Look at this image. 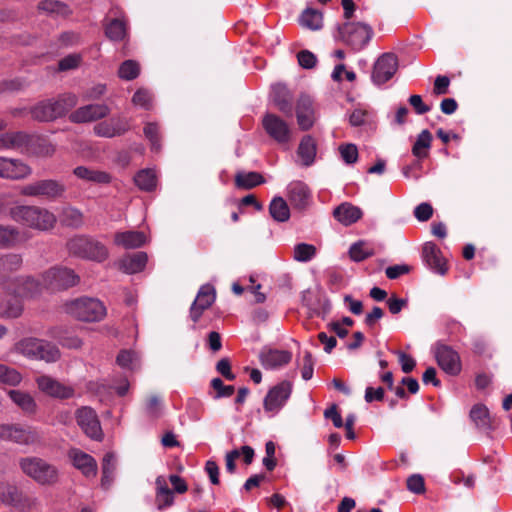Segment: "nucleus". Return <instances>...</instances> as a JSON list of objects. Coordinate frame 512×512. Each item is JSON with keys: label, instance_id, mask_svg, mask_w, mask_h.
<instances>
[{"label": "nucleus", "instance_id": "1", "mask_svg": "<svg viewBox=\"0 0 512 512\" xmlns=\"http://www.w3.org/2000/svg\"><path fill=\"white\" fill-rule=\"evenodd\" d=\"M10 217L15 222L40 232L52 230L57 223L53 212L33 205H17L11 208Z\"/></svg>", "mask_w": 512, "mask_h": 512}, {"label": "nucleus", "instance_id": "2", "mask_svg": "<svg viewBox=\"0 0 512 512\" xmlns=\"http://www.w3.org/2000/svg\"><path fill=\"white\" fill-rule=\"evenodd\" d=\"M336 40L342 41L354 51L364 49L373 37V29L363 22L346 21L336 26Z\"/></svg>", "mask_w": 512, "mask_h": 512}, {"label": "nucleus", "instance_id": "3", "mask_svg": "<svg viewBox=\"0 0 512 512\" xmlns=\"http://www.w3.org/2000/svg\"><path fill=\"white\" fill-rule=\"evenodd\" d=\"M19 467L27 477L39 485H53L59 478L57 467L40 457H22L19 459Z\"/></svg>", "mask_w": 512, "mask_h": 512}, {"label": "nucleus", "instance_id": "4", "mask_svg": "<svg viewBox=\"0 0 512 512\" xmlns=\"http://www.w3.org/2000/svg\"><path fill=\"white\" fill-rule=\"evenodd\" d=\"M67 249L76 257L95 262H103L109 257V250L102 242L84 235L71 238Z\"/></svg>", "mask_w": 512, "mask_h": 512}, {"label": "nucleus", "instance_id": "5", "mask_svg": "<svg viewBox=\"0 0 512 512\" xmlns=\"http://www.w3.org/2000/svg\"><path fill=\"white\" fill-rule=\"evenodd\" d=\"M74 94H64L56 100H46L38 103L31 110L32 116L38 121L48 122L65 115L77 104Z\"/></svg>", "mask_w": 512, "mask_h": 512}, {"label": "nucleus", "instance_id": "6", "mask_svg": "<svg viewBox=\"0 0 512 512\" xmlns=\"http://www.w3.org/2000/svg\"><path fill=\"white\" fill-rule=\"evenodd\" d=\"M15 350L35 360L55 362L60 358V351L54 344L37 338H25L15 345Z\"/></svg>", "mask_w": 512, "mask_h": 512}, {"label": "nucleus", "instance_id": "7", "mask_svg": "<svg viewBox=\"0 0 512 512\" xmlns=\"http://www.w3.org/2000/svg\"><path fill=\"white\" fill-rule=\"evenodd\" d=\"M67 312L80 321L98 322L106 316V307L96 298L81 297L67 304Z\"/></svg>", "mask_w": 512, "mask_h": 512}, {"label": "nucleus", "instance_id": "8", "mask_svg": "<svg viewBox=\"0 0 512 512\" xmlns=\"http://www.w3.org/2000/svg\"><path fill=\"white\" fill-rule=\"evenodd\" d=\"M0 439L20 445H34L41 442V435L36 428L19 424H0Z\"/></svg>", "mask_w": 512, "mask_h": 512}, {"label": "nucleus", "instance_id": "9", "mask_svg": "<svg viewBox=\"0 0 512 512\" xmlns=\"http://www.w3.org/2000/svg\"><path fill=\"white\" fill-rule=\"evenodd\" d=\"M79 282V276L66 267H53L42 275L43 285L51 291L65 290L75 286Z\"/></svg>", "mask_w": 512, "mask_h": 512}, {"label": "nucleus", "instance_id": "10", "mask_svg": "<svg viewBox=\"0 0 512 512\" xmlns=\"http://www.w3.org/2000/svg\"><path fill=\"white\" fill-rule=\"evenodd\" d=\"M65 185L54 179L39 180L27 184L21 188L20 193L24 196L45 197L47 199H57L63 196Z\"/></svg>", "mask_w": 512, "mask_h": 512}, {"label": "nucleus", "instance_id": "11", "mask_svg": "<svg viewBox=\"0 0 512 512\" xmlns=\"http://www.w3.org/2000/svg\"><path fill=\"white\" fill-rule=\"evenodd\" d=\"M292 389L293 384L288 380H284L273 386L271 389H269L264 398V410L268 413H278L290 398Z\"/></svg>", "mask_w": 512, "mask_h": 512}, {"label": "nucleus", "instance_id": "12", "mask_svg": "<svg viewBox=\"0 0 512 512\" xmlns=\"http://www.w3.org/2000/svg\"><path fill=\"white\" fill-rule=\"evenodd\" d=\"M265 132L280 144L288 143L291 140L292 131L288 123L273 113H266L262 119Z\"/></svg>", "mask_w": 512, "mask_h": 512}, {"label": "nucleus", "instance_id": "13", "mask_svg": "<svg viewBox=\"0 0 512 512\" xmlns=\"http://www.w3.org/2000/svg\"><path fill=\"white\" fill-rule=\"evenodd\" d=\"M434 354L439 367L447 374L455 376L461 371V360L457 351L452 347L437 343L434 347Z\"/></svg>", "mask_w": 512, "mask_h": 512}, {"label": "nucleus", "instance_id": "14", "mask_svg": "<svg viewBox=\"0 0 512 512\" xmlns=\"http://www.w3.org/2000/svg\"><path fill=\"white\" fill-rule=\"evenodd\" d=\"M110 114V108L104 103H94L79 107L69 116L73 123H88L106 118Z\"/></svg>", "mask_w": 512, "mask_h": 512}, {"label": "nucleus", "instance_id": "15", "mask_svg": "<svg viewBox=\"0 0 512 512\" xmlns=\"http://www.w3.org/2000/svg\"><path fill=\"white\" fill-rule=\"evenodd\" d=\"M77 424L83 432L94 440H101L103 433L96 412L90 407H82L76 411Z\"/></svg>", "mask_w": 512, "mask_h": 512}, {"label": "nucleus", "instance_id": "16", "mask_svg": "<svg viewBox=\"0 0 512 512\" xmlns=\"http://www.w3.org/2000/svg\"><path fill=\"white\" fill-rule=\"evenodd\" d=\"M398 68L397 57L392 53L381 55L374 64L372 80L375 84H383L393 77Z\"/></svg>", "mask_w": 512, "mask_h": 512}, {"label": "nucleus", "instance_id": "17", "mask_svg": "<svg viewBox=\"0 0 512 512\" xmlns=\"http://www.w3.org/2000/svg\"><path fill=\"white\" fill-rule=\"evenodd\" d=\"M36 383L42 393L53 398L68 399L74 395V389L72 387L64 385L47 375L37 377Z\"/></svg>", "mask_w": 512, "mask_h": 512}, {"label": "nucleus", "instance_id": "18", "mask_svg": "<svg viewBox=\"0 0 512 512\" xmlns=\"http://www.w3.org/2000/svg\"><path fill=\"white\" fill-rule=\"evenodd\" d=\"M129 128L128 120L124 117L117 116L97 123L93 127V132L99 137L113 138L125 134Z\"/></svg>", "mask_w": 512, "mask_h": 512}, {"label": "nucleus", "instance_id": "19", "mask_svg": "<svg viewBox=\"0 0 512 512\" xmlns=\"http://www.w3.org/2000/svg\"><path fill=\"white\" fill-rule=\"evenodd\" d=\"M32 169L19 159L0 157V178L20 180L28 177Z\"/></svg>", "mask_w": 512, "mask_h": 512}, {"label": "nucleus", "instance_id": "20", "mask_svg": "<svg viewBox=\"0 0 512 512\" xmlns=\"http://www.w3.org/2000/svg\"><path fill=\"white\" fill-rule=\"evenodd\" d=\"M215 298L216 293L212 285L205 284L201 286L190 308V317L193 322H197L200 319L203 312L214 303Z\"/></svg>", "mask_w": 512, "mask_h": 512}, {"label": "nucleus", "instance_id": "21", "mask_svg": "<svg viewBox=\"0 0 512 512\" xmlns=\"http://www.w3.org/2000/svg\"><path fill=\"white\" fill-rule=\"evenodd\" d=\"M296 117L300 129L309 130L316 121V110L313 100L307 95H301L296 104Z\"/></svg>", "mask_w": 512, "mask_h": 512}, {"label": "nucleus", "instance_id": "22", "mask_svg": "<svg viewBox=\"0 0 512 512\" xmlns=\"http://www.w3.org/2000/svg\"><path fill=\"white\" fill-rule=\"evenodd\" d=\"M287 198L294 209L304 210L311 203V192L301 181H292L287 186Z\"/></svg>", "mask_w": 512, "mask_h": 512}, {"label": "nucleus", "instance_id": "23", "mask_svg": "<svg viewBox=\"0 0 512 512\" xmlns=\"http://www.w3.org/2000/svg\"><path fill=\"white\" fill-rule=\"evenodd\" d=\"M75 468L81 471L86 478H94L97 475V462L89 454L80 449L73 448L68 453Z\"/></svg>", "mask_w": 512, "mask_h": 512}, {"label": "nucleus", "instance_id": "24", "mask_svg": "<svg viewBox=\"0 0 512 512\" xmlns=\"http://www.w3.org/2000/svg\"><path fill=\"white\" fill-rule=\"evenodd\" d=\"M422 257L427 266L434 272L444 275L447 272L445 261L437 245L433 242H426L422 249Z\"/></svg>", "mask_w": 512, "mask_h": 512}, {"label": "nucleus", "instance_id": "25", "mask_svg": "<svg viewBox=\"0 0 512 512\" xmlns=\"http://www.w3.org/2000/svg\"><path fill=\"white\" fill-rule=\"evenodd\" d=\"M271 98L273 104L287 117L293 116L292 95L285 85L276 84L272 87Z\"/></svg>", "mask_w": 512, "mask_h": 512}, {"label": "nucleus", "instance_id": "26", "mask_svg": "<svg viewBox=\"0 0 512 512\" xmlns=\"http://www.w3.org/2000/svg\"><path fill=\"white\" fill-rule=\"evenodd\" d=\"M292 355L285 350L263 349L259 355L265 369H277L290 362Z\"/></svg>", "mask_w": 512, "mask_h": 512}, {"label": "nucleus", "instance_id": "27", "mask_svg": "<svg viewBox=\"0 0 512 512\" xmlns=\"http://www.w3.org/2000/svg\"><path fill=\"white\" fill-rule=\"evenodd\" d=\"M362 214L359 207L348 202L340 204L333 211L334 218L345 226L357 222L362 217Z\"/></svg>", "mask_w": 512, "mask_h": 512}, {"label": "nucleus", "instance_id": "28", "mask_svg": "<svg viewBox=\"0 0 512 512\" xmlns=\"http://www.w3.org/2000/svg\"><path fill=\"white\" fill-rule=\"evenodd\" d=\"M147 263V255L144 252H137L124 256L119 260L118 266L127 274H134L142 271Z\"/></svg>", "mask_w": 512, "mask_h": 512}, {"label": "nucleus", "instance_id": "29", "mask_svg": "<svg viewBox=\"0 0 512 512\" xmlns=\"http://www.w3.org/2000/svg\"><path fill=\"white\" fill-rule=\"evenodd\" d=\"M146 237L139 231L117 232L114 236V243L125 249H135L144 245Z\"/></svg>", "mask_w": 512, "mask_h": 512}, {"label": "nucleus", "instance_id": "30", "mask_svg": "<svg viewBox=\"0 0 512 512\" xmlns=\"http://www.w3.org/2000/svg\"><path fill=\"white\" fill-rule=\"evenodd\" d=\"M156 485V505L158 510H164L174 503L172 490L169 489L164 476H158L155 480Z\"/></svg>", "mask_w": 512, "mask_h": 512}, {"label": "nucleus", "instance_id": "31", "mask_svg": "<svg viewBox=\"0 0 512 512\" xmlns=\"http://www.w3.org/2000/svg\"><path fill=\"white\" fill-rule=\"evenodd\" d=\"M22 242L23 234L17 227L0 224V249L13 248Z\"/></svg>", "mask_w": 512, "mask_h": 512}, {"label": "nucleus", "instance_id": "32", "mask_svg": "<svg viewBox=\"0 0 512 512\" xmlns=\"http://www.w3.org/2000/svg\"><path fill=\"white\" fill-rule=\"evenodd\" d=\"M8 395L12 402L17 405L25 414L33 415L36 413V401L29 393L21 390H10Z\"/></svg>", "mask_w": 512, "mask_h": 512}, {"label": "nucleus", "instance_id": "33", "mask_svg": "<svg viewBox=\"0 0 512 512\" xmlns=\"http://www.w3.org/2000/svg\"><path fill=\"white\" fill-rule=\"evenodd\" d=\"M432 143V134L428 130H423L418 136L412 146V154L418 159H424L429 155V150ZM414 166L420 167L419 161Z\"/></svg>", "mask_w": 512, "mask_h": 512}, {"label": "nucleus", "instance_id": "34", "mask_svg": "<svg viewBox=\"0 0 512 512\" xmlns=\"http://www.w3.org/2000/svg\"><path fill=\"white\" fill-rule=\"evenodd\" d=\"M470 417L480 430L488 431L495 428L492 417L484 405H475L470 411Z\"/></svg>", "mask_w": 512, "mask_h": 512}, {"label": "nucleus", "instance_id": "35", "mask_svg": "<svg viewBox=\"0 0 512 512\" xmlns=\"http://www.w3.org/2000/svg\"><path fill=\"white\" fill-rule=\"evenodd\" d=\"M60 223L65 227L80 228L84 223L83 213L74 207H64L59 215Z\"/></svg>", "mask_w": 512, "mask_h": 512}, {"label": "nucleus", "instance_id": "36", "mask_svg": "<svg viewBox=\"0 0 512 512\" xmlns=\"http://www.w3.org/2000/svg\"><path fill=\"white\" fill-rule=\"evenodd\" d=\"M74 175L80 179L95 182V183H102L106 184L111 181L110 174L99 171V170H93L89 169L85 166H78L73 171Z\"/></svg>", "mask_w": 512, "mask_h": 512}, {"label": "nucleus", "instance_id": "37", "mask_svg": "<svg viewBox=\"0 0 512 512\" xmlns=\"http://www.w3.org/2000/svg\"><path fill=\"white\" fill-rule=\"evenodd\" d=\"M134 183L140 190L151 192L156 189L157 176L152 169H142L134 176Z\"/></svg>", "mask_w": 512, "mask_h": 512}, {"label": "nucleus", "instance_id": "38", "mask_svg": "<svg viewBox=\"0 0 512 512\" xmlns=\"http://www.w3.org/2000/svg\"><path fill=\"white\" fill-rule=\"evenodd\" d=\"M271 217L277 222H286L290 218V209L283 197L276 196L269 205Z\"/></svg>", "mask_w": 512, "mask_h": 512}, {"label": "nucleus", "instance_id": "39", "mask_svg": "<svg viewBox=\"0 0 512 512\" xmlns=\"http://www.w3.org/2000/svg\"><path fill=\"white\" fill-rule=\"evenodd\" d=\"M299 21L301 26L312 31H317L323 26V15L315 9L307 8L301 14Z\"/></svg>", "mask_w": 512, "mask_h": 512}, {"label": "nucleus", "instance_id": "40", "mask_svg": "<svg viewBox=\"0 0 512 512\" xmlns=\"http://www.w3.org/2000/svg\"><path fill=\"white\" fill-rule=\"evenodd\" d=\"M17 281L20 282V287L14 289L8 285L5 287L14 294L26 297H33L41 292V284L33 278L19 279Z\"/></svg>", "mask_w": 512, "mask_h": 512}, {"label": "nucleus", "instance_id": "41", "mask_svg": "<svg viewBox=\"0 0 512 512\" xmlns=\"http://www.w3.org/2000/svg\"><path fill=\"white\" fill-rule=\"evenodd\" d=\"M116 469V457L113 453L105 454L102 461L101 486L108 489L113 481L114 471Z\"/></svg>", "mask_w": 512, "mask_h": 512}, {"label": "nucleus", "instance_id": "42", "mask_svg": "<svg viewBox=\"0 0 512 512\" xmlns=\"http://www.w3.org/2000/svg\"><path fill=\"white\" fill-rule=\"evenodd\" d=\"M298 155L305 166H309L314 162L316 145L312 137L306 136L302 139L298 147Z\"/></svg>", "mask_w": 512, "mask_h": 512}, {"label": "nucleus", "instance_id": "43", "mask_svg": "<svg viewBox=\"0 0 512 512\" xmlns=\"http://www.w3.org/2000/svg\"><path fill=\"white\" fill-rule=\"evenodd\" d=\"M235 183L239 188L252 189L264 183V178L258 172H238L235 176Z\"/></svg>", "mask_w": 512, "mask_h": 512}, {"label": "nucleus", "instance_id": "44", "mask_svg": "<svg viewBox=\"0 0 512 512\" xmlns=\"http://www.w3.org/2000/svg\"><path fill=\"white\" fill-rule=\"evenodd\" d=\"M28 141V136L22 132L4 133L0 135V150L19 148L25 145Z\"/></svg>", "mask_w": 512, "mask_h": 512}, {"label": "nucleus", "instance_id": "45", "mask_svg": "<svg viewBox=\"0 0 512 512\" xmlns=\"http://www.w3.org/2000/svg\"><path fill=\"white\" fill-rule=\"evenodd\" d=\"M21 492L15 485L0 482V500L5 505L15 506L19 501Z\"/></svg>", "mask_w": 512, "mask_h": 512}, {"label": "nucleus", "instance_id": "46", "mask_svg": "<svg viewBox=\"0 0 512 512\" xmlns=\"http://www.w3.org/2000/svg\"><path fill=\"white\" fill-rule=\"evenodd\" d=\"M316 255V247L312 244L299 243L293 248V259L297 262H308Z\"/></svg>", "mask_w": 512, "mask_h": 512}, {"label": "nucleus", "instance_id": "47", "mask_svg": "<svg viewBox=\"0 0 512 512\" xmlns=\"http://www.w3.org/2000/svg\"><path fill=\"white\" fill-rule=\"evenodd\" d=\"M105 33L109 39L120 41L126 35V24L120 19H113L106 25Z\"/></svg>", "mask_w": 512, "mask_h": 512}, {"label": "nucleus", "instance_id": "48", "mask_svg": "<svg viewBox=\"0 0 512 512\" xmlns=\"http://www.w3.org/2000/svg\"><path fill=\"white\" fill-rule=\"evenodd\" d=\"M21 380V374L16 369L0 363V383L16 386Z\"/></svg>", "mask_w": 512, "mask_h": 512}, {"label": "nucleus", "instance_id": "49", "mask_svg": "<svg viewBox=\"0 0 512 512\" xmlns=\"http://www.w3.org/2000/svg\"><path fill=\"white\" fill-rule=\"evenodd\" d=\"M140 72L139 64L134 60H126L124 61L118 70V75L121 79L124 80H133L135 79Z\"/></svg>", "mask_w": 512, "mask_h": 512}, {"label": "nucleus", "instance_id": "50", "mask_svg": "<svg viewBox=\"0 0 512 512\" xmlns=\"http://www.w3.org/2000/svg\"><path fill=\"white\" fill-rule=\"evenodd\" d=\"M117 364L124 369L134 370L138 366V356L130 350H122L116 358Z\"/></svg>", "mask_w": 512, "mask_h": 512}, {"label": "nucleus", "instance_id": "51", "mask_svg": "<svg viewBox=\"0 0 512 512\" xmlns=\"http://www.w3.org/2000/svg\"><path fill=\"white\" fill-rule=\"evenodd\" d=\"M349 255L355 262H360L373 255V250L365 246V243L359 241L351 245Z\"/></svg>", "mask_w": 512, "mask_h": 512}, {"label": "nucleus", "instance_id": "52", "mask_svg": "<svg viewBox=\"0 0 512 512\" xmlns=\"http://www.w3.org/2000/svg\"><path fill=\"white\" fill-rule=\"evenodd\" d=\"M144 135L151 143V149L155 152H159L161 149L159 127L156 123H147L144 127Z\"/></svg>", "mask_w": 512, "mask_h": 512}, {"label": "nucleus", "instance_id": "53", "mask_svg": "<svg viewBox=\"0 0 512 512\" xmlns=\"http://www.w3.org/2000/svg\"><path fill=\"white\" fill-rule=\"evenodd\" d=\"M341 158L346 164H354L358 160V149L354 144H343L339 147Z\"/></svg>", "mask_w": 512, "mask_h": 512}, {"label": "nucleus", "instance_id": "54", "mask_svg": "<svg viewBox=\"0 0 512 512\" xmlns=\"http://www.w3.org/2000/svg\"><path fill=\"white\" fill-rule=\"evenodd\" d=\"M132 102L136 106H140L148 110L152 106V96L149 91L145 89H139L134 93L132 97Z\"/></svg>", "mask_w": 512, "mask_h": 512}, {"label": "nucleus", "instance_id": "55", "mask_svg": "<svg viewBox=\"0 0 512 512\" xmlns=\"http://www.w3.org/2000/svg\"><path fill=\"white\" fill-rule=\"evenodd\" d=\"M211 386L217 392L216 395L214 396L215 399L221 397H229L235 391L234 386L224 385L223 381L220 378L212 379Z\"/></svg>", "mask_w": 512, "mask_h": 512}, {"label": "nucleus", "instance_id": "56", "mask_svg": "<svg viewBox=\"0 0 512 512\" xmlns=\"http://www.w3.org/2000/svg\"><path fill=\"white\" fill-rule=\"evenodd\" d=\"M16 508L22 512H27L38 507V499L33 496L23 495L21 493L19 501L15 504Z\"/></svg>", "mask_w": 512, "mask_h": 512}, {"label": "nucleus", "instance_id": "57", "mask_svg": "<svg viewBox=\"0 0 512 512\" xmlns=\"http://www.w3.org/2000/svg\"><path fill=\"white\" fill-rule=\"evenodd\" d=\"M38 8L47 13H63L65 11V5L55 0H43L38 4Z\"/></svg>", "mask_w": 512, "mask_h": 512}, {"label": "nucleus", "instance_id": "58", "mask_svg": "<svg viewBox=\"0 0 512 512\" xmlns=\"http://www.w3.org/2000/svg\"><path fill=\"white\" fill-rule=\"evenodd\" d=\"M314 371V360L312 354L309 351H305L303 357V367L301 369L302 378L307 381L313 376Z\"/></svg>", "mask_w": 512, "mask_h": 512}, {"label": "nucleus", "instance_id": "59", "mask_svg": "<svg viewBox=\"0 0 512 512\" xmlns=\"http://www.w3.org/2000/svg\"><path fill=\"white\" fill-rule=\"evenodd\" d=\"M433 215V208L429 203H421L414 209V216L420 222L428 221Z\"/></svg>", "mask_w": 512, "mask_h": 512}, {"label": "nucleus", "instance_id": "60", "mask_svg": "<svg viewBox=\"0 0 512 512\" xmlns=\"http://www.w3.org/2000/svg\"><path fill=\"white\" fill-rule=\"evenodd\" d=\"M297 58L299 65L304 69H311L317 63L316 56L308 50L300 51L297 55Z\"/></svg>", "mask_w": 512, "mask_h": 512}, {"label": "nucleus", "instance_id": "61", "mask_svg": "<svg viewBox=\"0 0 512 512\" xmlns=\"http://www.w3.org/2000/svg\"><path fill=\"white\" fill-rule=\"evenodd\" d=\"M407 488L409 491L420 494L424 492V479L421 475L414 474L407 479Z\"/></svg>", "mask_w": 512, "mask_h": 512}, {"label": "nucleus", "instance_id": "62", "mask_svg": "<svg viewBox=\"0 0 512 512\" xmlns=\"http://www.w3.org/2000/svg\"><path fill=\"white\" fill-rule=\"evenodd\" d=\"M369 116L370 113L367 110L357 108L351 113L349 122L352 126H361L366 123Z\"/></svg>", "mask_w": 512, "mask_h": 512}, {"label": "nucleus", "instance_id": "63", "mask_svg": "<svg viewBox=\"0 0 512 512\" xmlns=\"http://www.w3.org/2000/svg\"><path fill=\"white\" fill-rule=\"evenodd\" d=\"M396 354L404 373H409L415 368L416 362L410 355L401 351L396 352Z\"/></svg>", "mask_w": 512, "mask_h": 512}, {"label": "nucleus", "instance_id": "64", "mask_svg": "<svg viewBox=\"0 0 512 512\" xmlns=\"http://www.w3.org/2000/svg\"><path fill=\"white\" fill-rule=\"evenodd\" d=\"M56 151L55 145L48 141H41L35 148L34 153L40 157H51Z\"/></svg>", "mask_w": 512, "mask_h": 512}]
</instances>
